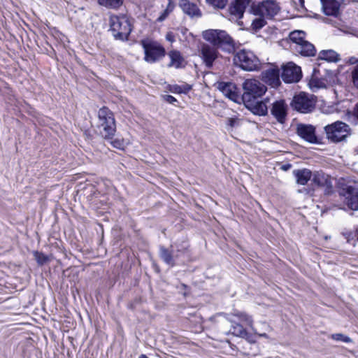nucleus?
<instances>
[{"label": "nucleus", "mask_w": 358, "mask_h": 358, "mask_svg": "<svg viewBox=\"0 0 358 358\" xmlns=\"http://www.w3.org/2000/svg\"><path fill=\"white\" fill-rule=\"evenodd\" d=\"M280 10L278 3L275 0H265L251 7V12L257 16L252 20V28L258 31L266 24V19H271L276 15Z\"/></svg>", "instance_id": "f257e3e1"}, {"label": "nucleus", "mask_w": 358, "mask_h": 358, "mask_svg": "<svg viewBox=\"0 0 358 358\" xmlns=\"http://www.w3.org/2000/svg\"><path fill=\"white\" fill-rule=\"evenodd\" d=\"M203 38L214 46L231 52L234 50V42L231 37L223 30L208 29L202 34Z\"/></svg>", "instance_id": "f03ea898"}, {"label": "nucleus", "mask_w": 358, "mask_h": 358, "mask_svg": "<svg viewBox=\"0 0 358 358\" xmlns=\"http://www.w3.org/2000/svg\"><path fill=\"white\" fill-rule=\"evenodd\" d=\"M100 134L106 140H112L116 131V124L113 112L103 107L98 112Z\"/></svg>", "instance_id": "7ed1b4c3"}, {"label": "nucleus", "mask_w": 358, "mask_h": 358, "mask_svg": "<svg viewBox=\"0 0 358 358\" xmlns=\"http://www.w3.org/2000/svg\"><path fill=\"white\" fill-rule=\"evenodd\" d=\"M324 72V77H320V69H313L311 78L308 83V85L313 92L320 89L326 88L327 84H335L338 81V69L332 71L325 69Z\"/></svg>", "instance_id": "20e7f679"}, {"label": "nucleus", "mask_w": 358, "mask_h": 358, "mask_svg": "<svg viewBox=\"0 0 358 358\" xmlns=\"http://www.w3.org/2000/svg\"><path fill=\"white\" fill-rule=\"evenodd\" d=\"M243 94L241 100L243 103H251L261 98L266 92V87L255 79H248L243 84Z\"/></svg>", "instance_id": "39448f33"}, {"label": "nucleus", "mask_w": 358, "mask_h": 358, "mask_svg": "<svg viewBox=\"0 0 358 358\" xmlns=\"http://www.w3.org/2000/svg\"><path fill=\"white\" fill-rule=\"evenodd\" d=\"M110 27L113 36L120 40L127 39L131 31L130 22L124 15H111L110 17Z\"/></svg>", "instance_id": "423d86ee"}, {"label": "nucleus", "mask_w": 358, "mask_h": 358, "mask_svg": "<svg viewBox=\"0 0 358 358\" xmlns=\"http://www.w3.org/2000/svg\"><path fill=\"white\" fill-rule=\"evenodd\" d=\"M327 138L334 143L345 141L350 134L348 124L341 121H336L324 127Z\"/></svg>", "instance_id": "0eeeda50"}, {"label": "nucleus", "mask_w": 358, "mask_h": 358, "mask_svg": "<svg viewBox=\"0 0 358 358\" xmlns=\"http://www.w3.org/2000/svg\"><path fill=\"white\" fill-rule=\"evenodd\" d=\"M145 52V60L153 63L165 55V50L160 43L155 41L145 39L141 41Z\"/></svg>", "instance_id": "6e6552de"}, {"label": "nucleus", "mask_w": 358, "mask_h": 358, "mask_svg": "<svg viewBox=\"0 0 358 358\" xmlns=\"http://www.w3.org/2000/svg\"><path fill=\"white\" fill-rule=\"evenodd\" d=\"M291 105L296 110L307 113L315 108V100L313 95L301 92L293 97Z\"/></svg>", "instance_id": "1a4fd4ad"}, {"label": "nucleus", "mask_w": 358, "mask_h": 358, "mask_svg": "<svg viewBox=\"0 0 358 358\" xmlns=\"http://www.w3.org/2000/svg\"><path fill=\"white\" fill-rule=\"evenodd\" d=\"M322 10L326 15L333 18H325L324 22L331 24L335 27L341 26V20L338 18L340 13V3L336 0H321Z\"/></svg>", "instance_id": "9d476101"}, {"label": "nucleus", "mask_w": 358, "mask_h": 358, "mask_svg": "<svg viewBox=\"0 0 358 358\" xmlns=\"http://www.w3.org/2000/svg\"><path fill=\"white\" fill-rule=\"evenodd\" d=\"M185 252L184 250H175L171 245L170 248H166L163 245L159 246V255L160 259L169 267H173L176 265L178 259Z\"/></svg>", "instance_id": "9b49d317"}, {"label": "nucleus", "mask_w": 358, "mask_h": 358, "mask_svg": "<svg viewBox=\"0 0 358 358\" xmlns=\"http://www.w3.org/2000/svg\"><path fill=\"white\" fill-rule=\"evenodd\" d=\"M237 67H258V59L251 52L241 50L234 57Z\"/></svg>", "instance_id": "f8f14e48"}, {"label": "nucleus", "mask_w": 358, "mask_h": 358, "mask_svg": "<svg viewBox=\"0 0 358 358\" xmlns=\"http://www.w3.org/2000/svg\"><path fill=\"white\" fill-rule=\"evenodd\" d=\"M296 134L308 143L313 144L318 143L315 127L312 124H298L296 126Z\"/></svg>", "instance_id": "ddd939ff"}, {"label": "nucleus", "mask_w": 358, "mask_h": 358, "mask_svg": "<svg viewBox=\"0 0 358 358\" xmlns=\"http://www.w3.org/2000/svg\"><path fill=\"white\" fill-rule=\"evenodd\" d=\"M288 106L285 100L280 99L272 103L271 113L280 124H283L287 115Z\"/></svg>", "instance_id": "4468645a"}, {"label": "nucleus", "mask_w": 358, "mask_h": 358, "mask_svg": "<svg viewBox=\"0 0 358 358\" xmlns=\"http://www.w3.org/2000/svg\"><path fill=\"white\" fill-rule=\"evenodd\" d=\"M344 203L352 210H358V189L352 186H348L343 190Z\"/></svg>", "instance_id": "2eb2a0df"}, {"label": "nucleus", "mask_w": 358, "mask_h": 358, "mask_svg": "<svg viewBox=\"0 0 358 358\" xmlns=\"http://www.w3.org/2000/svg\"><path fill=\"white\" fill-rule=\"evenodd\" d=\"M218 90L229 99L239 103L241 97L237 92V88L232 83L220 82L218 83Z\"/></svg>", "instance_id": "dca6fc26"}, {"label": "nucleus", "mask_w": 358, "mask_h": 358, "mask_svg": "<svg viewBox=\"0 0 358 358\" xmlns=\"http://www.w3.org/2000/svg\"><path fill=\"white\" fill-rule=\"evenodd\" d=\"M201 57L206 66L210 67L218 57V52L215 48L208 44H202L201 46Z\"/></svg>", "instance_id": "f3484780"}, {"label": "nucleus", "mask_w": 358, "mask_h": 358, "mask_svg": "<svg viewBox=\"0 0 358 358\" xmlns=\"http://www.w3.org/2000/svg\"><path fill=\"white\" fill-rule=\"evenodd\" d=\"M262 80L271 87L277 88L280 85V69H268L262 73Z\"/></svg>", "instance_id": "a211bd4d"}, {"label": "nucleus", "mask_w": 358, "mask_h": 358, "mask_svg": "<svg viewBox=\"0 0 358 358\" xmlns=\"http://www.w3.org/2000/svg\"><path fill=\"white\" fill-rule=\"evenodd\" d=\"M179 6L183 13L191 18H199L202 15V13L197 5L189 0H180Z\"/></svg>", "instance_id": "6ab92c4d"}, {"label": "nucleus", "mask_w": 358, "mask_h": 358, "mask_svg": "<svg viewBox=\"0 0 358 358\" xmlns=\"http://www.w3.org/2000/svg\"><path fill=\"white\" fill-rule=\"evenodd\" d=\"M267 99L264 101H259V99L251 101V103H244L245 107L248 108L253 114L257 115H266L268 113V108L266 102Z\"/></svg>", "instance_id": "aec40b11"}, {"label": "nucleus", "mask_w": 358, "mask_h": 358, "mask_svg": "<svg viewBox=\"0 0 358 358\" xmlns=\"http://www.w3.org/2000/svg\"><path fill=\"white\" fill-rule=\"evenodd\" d=\"M281 78L286 83L299 82L302 77L301 69H282Z\"/></svg>", "instance_id": "412c9836"}, {"label": "nucleus", "mask_w": 358, "mask_h": 358, "mask_svg": "<svg viewBox=\"0 0 358 358\" xmlns=\"http://www.w3.org/2000/svg\"><path fill=\"white\" fill-rule=\"evenodd\" d=\"M291 49L296 53H299L305 57L313 56L316 50L314 45L310 42L305 41L301 44H294L291 46Z\"/></svg>", "instance_id": "4be33fe9"}, {"label": "nucleus", "mask_w": 358, "mask_h": 358, "mask_svg": "<svg viewBox=\"0 0 358 358\" xmlns=\"http://www.w3.org/2000/svg\"><path fill=\"white\" fill-rule=\"evenodd\" d=\"M250 1L251 0H235V2L229 7L230 14L236 19L241 18Z\"/></svg>", "instance_id": "5701e85b"}, {"label": "nucleus", "mask_w": 358, "mask_h": 358, "mask_svg": "<svg viewBox=\"0 0 358 358\" xmlns=\"http://www.w3.org/2000/svg\"><path fill=\"white\" fill-rule=\"evenodd\" d=\"M293 175L298 185H305L311 180L313 173L308 169H295L293 171Z\"/></svg>", "instance_id": "b1692460"}, {"label": "nucleus", "mask_w": 358, "mask_h": 358, "mask_svg": "<svg viewBox=\"0 0 358 358\" xmlns=\"http://www.w3.org/2000/svg\"><path fill=\"white\" fill-rule=\"evenodd\" d=\"M168 56L170 59V66L181 67L185 65V60L180 52L172 50L169 52Z\"/></svg>", "instance_id": "393cba45"}, {"label": "nucleus", "mask_w": 358, "mask_h": 358, "mask_svg": "<svg viewBox=\"0 0 358 358\" xmlns=\"http://www.w3.org/2000/svg\"><path fill=\"white\" fill-rule=\"evenodd\" d=\"M318 59L328 62H337L340 61V55L333 50H322L318 55Z\"/></svg>", "instance_id": "a878e982"}, {"label": "nucleus", "mask_w": 358, "mask_h": 358, "mask_svg": "<svg viewBox=\"0 0 358 358\" xmlns=\"http://www.w3.org/2000/svg\"><path fill=\"white\" fill-rule=\"evenodd\" d=\"M231 328L229 332L241 338H246L248 336V332L242 324L238 322L236 320H231Z\"/></svg>", "instance_id": "bb28decb"}, {"label": "nucleus", "mask_w": 358, "mask_h": 358, "mask_svg": "<svg viewBox=\"0 0 358 358\" xmlns=\"http://www.w3.org/2000/svg\"><path fill=\"white\" fill-rule=\"evenodd\" d=\"M313 183L318 187L326 186L328 185V176L322 171H315L313 173V176L310 180Z\"/></svg>", "instance_id": "cd10ccee"}, {"label": "nucleus", "mask_w": 358, "mask_h": 358, "mask_svg": "<svg viewBox=\"0 0 358 358\" xmlns=\"http://www.w3.org/2000/svg\"><path fill=\"white\" fill-rule=\"evenodd\" d=\"M305 33L302 31H294L289 34V39L292 42L290 47L294 44H301L304 42Z\"/></svg>", "instance_id": "c85d7f7f"}, {"label": "nucleus", "mask_w": 358, "mask_h": 358, "mask_svg": "<svg viewBox=\"0 0 358 358\" xmlns=\"http://www.w3.org/2000/svg\"><path fill=\"white\" fill-rule=\"evenodd\" d=\"M234 317L237 318V322H243L244 324L245 325H248L249 327H250L251 328H252V317L247 315L246 313H241V312H236L234 313Z\"/></svg>", "instance_id": "c756f323"}, {"label": "nucleus", "mask_w": 358, "mask_h": 358, "mask_svg": "<svg viewBox=\"0 0 358 358\" xmlns=\"http://www.w3.org/2000/svg\"><path fill=\"white\" fill-rule=\"evenodd\" d=\"M168 90L169 92L174 94H186L191 90V86L189 85H169Z\"/></svg>", "instance_id": "7c9ffc66"}, {"label": "nucleus", "mask_w": 358, "mask_h": 358, "mask_svg": "<svg viewBox=\"0 0 358 358\" xmlns=\"http://www.w3.org/2000/svg\"><path fill=\"white\" fill-rule=\"evenodd\" d=\"M123 0H99L101 5L109 8H117L122 4Z\"/></svg>", "instance_id": "2f4dec72"}, {"label": "nucleus", "mask_w": 358, "mask_h": 358, "mask_svg": "<svg viewBox=\"0 0 358 358\" xmlns=\"http://www.w3.org/2000/svg\"><path fill=\"white\" fill-rule=\"evenodd\" d=\"M227 1L228 0H206L207 4L218 9L224 8L227 5Z\"/></svg>", "instance_id": "473e14b6"}, {"label": "nucleus", "mask_w": 358, "mask_h": 358, "mask_svg": "<svg viewBox=\"0 0 358 358\" xmlns=\"http://www.w3.org/2000/svg\"><path fill=\"white\" fill-rule=\"evenodd\" d=\"M34 255L35 259L39 265H43L48 260V257L45 254L38 251L34 252Z\"/></svg>", "instance_id": "72a5a7b5"}, {"label": "nucleus", "mask_w": 358, "mask_h": 358, "mask_svg": "<svg viewBox=\"0 0 358 358\" xmlns=\"http://www.w3.org/2000/svg\"><path fill=\"white\" fill-rule=\"evenodd\" d=\"M173 10V6L169 3L167 6V8L160 14V15L157 18V21L159 22H163L168 15L171 13Z\"/></svg>", "instance_id": "f704fd0d"}, {"label": "nucleus", "mask_w": 358, "mask_h": 358, "mask_svg": "<svg viewBox=\"0 0 358 358\" xmlns=\"http://www.w3.org/2000/svg\"><path fill=\"white\" fill-rule=\"evenodd\" d=\"M331 338L337 341H342L344 343H350L352 341L351 338L348 336H345L342 334H334L331 336Z\"/></svg>", "instance_id": "c9c22d12"}, {"label": "nucleus", "mask_w": 358, "mask_h": 358, "mask_svg": "<svg viewBox=\"0 0 358 358\" xmlns=\"http://www.w3.org/2000/svg\"><path fill=\"white\" fill-rule=\"evenodd\" d=\"M351 75L353 85L358 90V69H353Z\"/></svg>", "instance_id": "e433bc0d"}, {"label": "nucleus", "mask_w": 358, "mask_h": 358, "mask_svg": "<svg viewBox=\"0 0 358 358\" xmlns=\"http://www.w3.org/2000/svg\"><path fill=\"white\" fill-rule=\"evenodd\" d=\"M162 98L166 102L173 105H176V103L178 102L177 99L174 96L169 94L162 95Z\"/></svg>", "instance_id": "4c0bfd02"}, {"label": "nucleus", "mask_w": 358, "mask_h": 358, "mask_svg": "<svg viewBox=\"0 0 358 358\" xmlns=\"http://www.w3.org/2000/svg\"><path fill=\"white\" fill-rule=\"evenodd\" d=\"M345 64L347 65H355V67H358V58L355 57H351L346 62Z\"/></svg>", "instance_id": "58836bf2"}, {"label": "nucleus", "mask_w": 358, "mask_h": 358, "mask_svg": "<svg viewBox=\"0 0 358 358\" xmlns=\"http://www.w3.org/2000/svg\"><path fill=\"white\" fill-rule=\"evenodd\" d=\"M111 145L116 148L120 149L123 146L122 141L115 139L110 141Z\"/></svg>", "instance_id": "ea45409f"}, {"label": "nucleus", "mask_w": 358, "mask_h": 358, "mask_svg": "<svg viewBox=\"0 0 358 358\" xmlns=\"http://www.w3.org/2000/svg\"><path fill=\"white\" fill-rule=\"evenodd\" d=\"M166 39L171 43H173L175 41V36L171 31H169L166 34Z\"/></svg>", "instance_id": "a19ab883"}, {"label": "nucleus", "mask_w": 358, "mask_h": 358, "mask_svg": "<svg viewBox=\"0 0 358 358\" xmlns=\"http://www.w3.org/2000/svg\"><path fill=\"white\" fill-rule=\"evenodd\" d=\"M236 122V120L235 119L229 118L228 120V123L227 124H228L229 126L233 127L235 126Z\"/></svg>", "instance_id": "79ce46f5"}, {"label": "nucleus", "mask_w": 358, "mask_h": 358, "mask_svg": "<svg viewBox=\"0 0 358 358\" xmlns=\"http://www.w3.org/2000/svg\"><path fill=\"white\" fill-rule=\"evenodd\" d=\"M281 67H294V68H296V67H300V66L296 65V64H295L293 62H289L286 65H282Z\"/></svg>", "instance_id": "37998d69"}, {"label": "nucleus", "mask_w": 358, "mask_h": 358, "mask_svg": "<svg viewBox=\"0 0 358 358\" xmlns=\"http://www.w3.org/2000/svg\"><path fill=\"white\" fill-rule=\"evenodd\" d=\"M355 113L358 117V103L356 104V107H355Z\"/></svg>", "instance_id": "c03bdc74"}, {"label": "nucleus", "mask_w": 358, "mask_h": 358, "mask_svg": "<svg viewBox=\"0 0 358 358\" xmlns=\"http://www.w3.org/2000/svg\"><path fill=\"white\" fill-rule=\"evenodd\" d=\"M243 70L245 71H252L254 70H256L257 69H250V68H248V69H243Z\"/></svg>", "instance_id": "a18cd8bd"}, {"label": "nucleus", "mask_w": 358, "mask_h": 358, "mask_svg": "<svg viewBox=\"0 0 358 358\" xmlns=\"http://www.w3.org/2000/svg\"><path fill=\"white\" fill-rule=\"evenodd\" d=\"M139 358H148L146 355H142L139 357Z\"/></svg>", "instance_id": "49530a36"}, {"label": "nucleus", "mask_w": 358, "mask_h": 358, "mask_svg": "<svg viewBox=\"0 0 358 358\" xmlns=\"http://www.w3.org/2000/svg\"><path fill=\"white\" fill-rule=\"evenodd\" d=\"M356 234H357V241H358V229L356 230Z\"/></svg>", "instance_id": "de8ad7c7"}, {"label": "nucleus", "mask_w": 358, "mask_h": 358, "mask_svg": "<svg viewBox=\"0 0 358 358\" xmlns=\"http://www.w3.org/2000/svg\"><path fill=\"white\" fill-rule=\"evenodd\" d=\"M260 336L266 337V334H260Z\"/></svg>", "instance_id": "09e8293b"}]
</instances>
